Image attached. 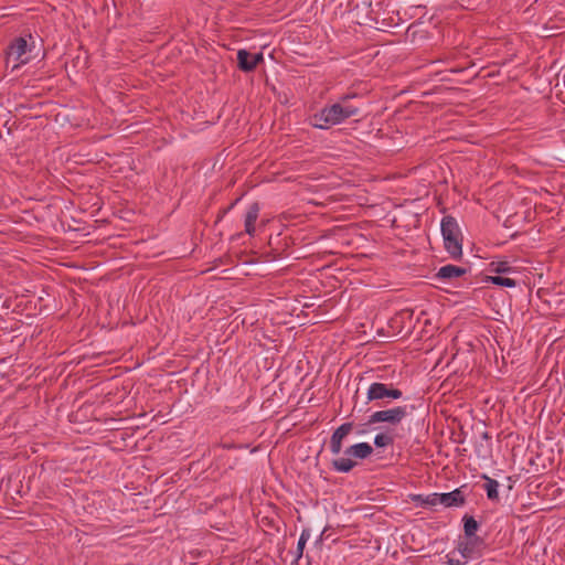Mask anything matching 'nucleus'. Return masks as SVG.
Instances as JSON below:
<instances>
[{"instance_id": "1", "label": "nucleus", "mask_w": 565, "mask_h": 565, "mask_svg": "<svg viewBox=\"0 0 565 565\" xmlns=\"http://www.w3.org/2000/svg\"><path fill=\"white\" fill-rule=\"evenodd\" d=\"M350 96H343L339 103L322 108L310 117V125L319 129H329L332 126L343 122L345 119L355 116L358 107L348 104Z\"/></svg>"}, {"instance_id": "2", "label": "nucleus", "mask_w": 565, "mask_h": 565, "mask_svg": "<svg viewBox=\"0 0 565 565\" xmlns=\"http://www.w3.org/2000/svg\"><path fill=\"white\" fill-rule=\"evenodd\" d=\"M440 230L447 253L455 259L460 258L462 256V243L461 231L457 221L451 216L443 217Z\"/></svg>"}, {"instance_id": "3", "label": "nucleus", "mask_w": 565, "mask_h": 565, "mask_svg": "<svg viewBox=\"0 0 565 565\" xmlns=\"http://www.w3.org/2000/svg\"><path fill=\"white\" fill-rule=\"evenodd\" d=\"M373 452V448L367 443H359L350 446L344 450L343 456L338 457L332 461L334 469L339 472H349L355 467L354 459H365Z\"/></svg>"}, {"instance_id": "4", "label": "nucleus", "mask_w": 565, "mask_h": 565, "mask_svg": "<svg viewBox=\"0 0 565 565\" xmlns=\"http://www.w3.org/2000/svg\"><path fill=\"white\" fill-rule=\"evenodd\" d=\"M30 61V46L24 38L17 39L7 52L6 65L11 71L18 70Z\"/></svg>"}, {"instance_id": "5", "label": "nucleus", "mask_w": 565, "mask_h": 565, "mask_svg": "<svg viewBox=\"0 0 565 565\" xmlns=\"http://www.w3.org/2000/svg\"><path fill=\"white\" fill-rule=\"evenodd\" d=\"M408 415L407 406H396L387 409L374 412L370 418L369 424L386 423L391 427L397 426Z\"/></svg>"}, {"instance_id": "6", "label": "nucleus", "mask_w": 565, "mask_h": 565, "mask_svg": "<svg viewBox=\"0 0 565 565\" xmlns=\"http://www.w3.org/2000/svg\"><path fill=\"white\" fill-rule=\"evenodd\" d=\"M402 395V391L377 382L372 383L366 392V398L370 402L380 399H398Z\"/></svg>"}, {"instance_id": "7", "label": "nucleus", "mask_w": 565, "mask_h": 565, "mask_svg": "<svg viewBox=\"0 0 565 565\" xmlns=\"http://www.w3.org/2000/svg\"><path fill=\"white\" fill-rule=\"evenodd\" d=\"M483 542L478 536L465 537L458 543L457 550L467 559H475L481 555Z\"/></svg>"}, {"instance_id": "8", "label": "nucleus", "mask_w": 565, "mask_h": 565, "mask_svg": "<svg viewBox=\"0 0 565 565\" xmlns=\"http://www.w3.org/2000/svg\"><path fill=\"white\" fill-rule=\"evenodd\" d=\"M238 67L244 72H252L256 66L264 61L262 52L249 53L246 50H239L237 52Z\"/></svg>"}, {"instance_id": "9", "label": "nucleus", "mask_w": 565, "mask_h": 565, "mask_svg": "<svg viewBox=\"0 0 565 565\" xmlns=\"http://www.w3.org/2000/svg\"><path fill=\"white\" fill-rule=\"evenodd\" d=\"M352 424L344 423L335 429L330 439V450L333 455L338 456L342 449L343 439L351 433Z\"/></svg>"}, {"instance_id": "10", "label": "nucleus", "mask_w": 565, "mask_h": 565, "mask_svg": "<svg viewBox=\"0 0 565 565\" xmlns=\"http://www.w3.org/2000/svg\"><path fill=\"white\" fill-rule=\"evenodd\" d=\"M465 502V499L460 490L456 489L448 493H438V505L444 507H460Z\"/></svg>"}, {"instance_id": "11", "label": "nucleus", "mask_w": 565, "mask_h": 565, "mask_svg": "<svg viewBox=\"0 0 565 565\" xmlns=\"http://www.w3.org/2000/svg\"><path fill=\"white\" fill-rule=\"evenodd\" d=\"M259 207L257 204H252L245 215V231L247 234L253 235L255 233V223L257 221Z\"/></svg>"}, {"instance_id": "12", "label": "nucleus", "mask_w": 565, "mask_h": 565, "mask_svg": "<svg viewBox=\"0 0 565 565\" xmlns=\"http://www.w3.org/2000/svg\"><path fill=\"white\" fill-rule=\"evenodd\" d=\"M466 269L455 265H446L439 268L437 277L440 279H452L462 276Z\"/></svg>"}, {"instance_id": "13", "label": "nucleus", "mask_w": 565, "mask_h": 565, "mask_svg": "<svg viewBox=\"0 0 565 565\" xmlns=\"http://www.w3.org/2000/svg\"><path fill=\"white\" fill-rule=\"evenodd\" d=\"M483 479L486 481L483 488L487 492V497L491 501H498L499 500V482L494 479H491L488 476H483Z\"/></svg>"}, {"instance_id": "14", "label": "nucleus", "mask_w": 565, "mask_h": 565, "mask_svg": "<svg viewBox=\"0 0 565 565\" xmlns=\"http://www.w3.org/2000/svg\"><path fill=\"white\" fill-rule=\"evenodd\" d=\"M413 502L422 507H436L438 505V493H430L427 495L416 494L412 497Z\"/></svg>"}, {"instance_id": "15", "label": "nucleus", "mask_w": 565, "mask_h": 565, "mask_svg": "<svg viewBox=\"0 0 565 565\" xmlns=\"http://www.w3.org/2000/svg\"><path fill=\"white\" fill-rule=\"evenodd\" d=\"M395 435L393 434V429H388L385 433L377 434L374 437V445L376 447H387L394 443Z\"/></svg>"}, {"instance_id": "16", "label": "nucleus", "mask_w": 565, "mask_h": 565, "mask_svg": "<svg viewBox=\"0 0 565 565\" xmlns=\"http://www.w3.org/2000/svg\"><path fill=\"white\" fill-rule=\"evenodd\" d=\"M490 271L497 274L495 276H502L504 274H511L514 269L510 266L509 262L500 260L492 262L490 264Z\"/></svg>"}, {"instance_id": "17", "label": "nucleus", "mask_w": 565, "mask_h": 565, "mask_svg": "<svg viewBox=\"0 0 565 565\" xmlns=\"http://www.w3.org/2000/svg\"><path fill=\"white\" fill-rule=\"evenodd\" d=\"M486 281L505 288H513L516 286V281L514 279L503 276H488Z\"/></svg>"}, {"instance_id": "18", "label": "nucleus", "mask_w": 565, "mask_h": 565, "mask_svg": "<svg viewBox=\"0 0 565 565\" xmlns=\"http://www.w3.org/2000/svg\"><path fill=\"white\" fill-rule=\"evenodd\" d=\"M479 524L472 516L463 518V531L465 537L477 536L476 532L478 531Z\"/></svg>"}, {"instance_id": "19", "label": "nucleus", "mask_w": 565, "mask_h": 565, "mask_svg": "<svg viewBox=\"0 0 565 565\" xmlns=\"http://www.w3.org/2000/svg\"><path fill=\"white\" fill-rule=\"evenodd\" d=\"M308 540H309V534L303 531L300 534V537H299L298 544H297V552H296L297 553V559L301 558L303 550H305V546H306Z\"/></svg>"}, {"instance_id": "20", "label": "nucleus", "mask_w": 565, "mask_h": 565, "mask_svg": "<svg viewBox=\"0 0 565 565\" xmlns=\"http://www.w3.org/2000/svg\"><path fill=\"white\" fill-rule=\"evenodd\" d=\"M447 565H465L466 563H462L461 561L459 559H455V558H451L449 556H447V562H446Z\"/></svg>"}]
</instances>
